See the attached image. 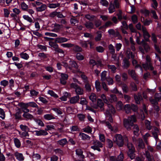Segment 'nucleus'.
<instances>
[{
	"instance_id": "3c124183",
	"label": "nucleus",
	"mask_w": 161,
	"mask_h": 161,
	"mask_svg": "<svg viewBox=\"0 0 161 161\" xmlns=\"http://www.w3.org/2000/svg\"><path fill=\"white\" fill-rule=\"evenodd\" d=\"M86 27L88 29H92L94 27L93 24L90 22H87L85 24Z\"/></svg>"
},
{
	"instance_id": "680f3d73",
	"label": "nucleus",
	"mask_w": 161,
	"mask_h": 161,
	"mask_svg": "<svg viewBox=\"0 0 161 161\" xmlns=\"http://www.w3.org/2000/svg\"><path fill=\"white\" fill-rule=\"evenodd\" d=\"M96 50L97 52L102 53L103 52L104 48L101 46H98L96 47Z\"/></svg>"
},
{
	"instance_id": "09e8293b",
	"label": "nucleus",
	"mask_w": 161,
	"mask_h": 161,
	"mask_svg": "<svg viewBox=\"0 0 161 161\" xmlns=\"http://www.w3.org/2000/svg\"><path fill=\"white\" fill-rule=\"evenodd\" d=\"M74 45L71 43H62L61 46L64 47L70 48L73 47Z\"/></svg>"
},
{
	"instance_id": "338daca9",
	"label": "nucleus",
	"mask_w": 161,
	"mask_h": 161,
	"mask_svg": "<svg viewBox=\"0 0 161 161\" xmlns=\"http://www.w3.org/2000/svg\"><path fill=\"white\" fill-rule=\"evenodd\" d=\"M155 99L158 101L161 100V93H156L155 95Z\"/></svg>"
},
{
	"instance_id": "4be33fe9",
	"label": "nucleus",
	"mask_w": 161,
	"mask_h": 161,
	"mask_svg": "<svg viewBox=\"0 0 161 161\" xmlns=\"http://www.w3.org/2000/svg\"><path fill=\"white\" fill-rule=\"evenodd\" d=\"M62 147L64 146L68 143V141L66 138L62 139L57 142Z\"/></svg>"
},
{
	"instance_id": "bb28decb",
	"label": "nucleus",
	"mask_w": 161,
	"mask_h": 161,
	"mask_svg": "<svg viewBox=\"0 0 161 161\" xmlns=\"http://www.w3.org/2000/svg\"><path fill=\"white\" fill-rule=\"evenodd\" d=\"M141 43L145 51L146 52L148 51L150 49V48L149 45L146 43L143 40H142Z\"/></svg>"
},
{
	"instance_id": "e433bc0d",
	"label": "nucleus",
	"mask_w": 161,
	"mask_h": 161,
	"mask_svg": "<svg viewBox=\"0 0 161 161\" xmlns=\"http://www.w3.org/2000/svg\"><path fill=\"white\" fill-rule=\"evenodd\" d=\"M95 87L97 92L100 91L101 86L100 82L98 80H96L95 82Z\"/></svg>"
},
{
	"instance_id": "72a5a7b5",
	"label": "nucleus",
	"mask_w": 161,
	"mask_h": 161,
	"mask_svg": "<svg viewBox=\"0 0 161 161\" xmlns=\"http://www.w3.org/2000/svg\"><path fill=\"white\" fill-rule=\"evenodd\" d=\"M60 5V4L58 3H49L48 5V7L50 8H55L59 7Z\"/></svg>"
},
{
	"instance_id": "7ed1b4c3",
	"label": "nucleus",
	"mask_w": 161,
	"mask_h": 161,
	"mask_svg": "<svg viewBox=\"0 0 161 161\" xmlns=\"http://www.w3.org/2000/svg\"><path fill=\"white\" fill-rule=\"evenodd\" d=\"M100 97L102 99L104 102L108 105V109L105 113L106 119H108L110 122H113V119L111 116L112 114H114L115 112V110L113 106L109 103L108 100L106 98V96L104 94H102Z\"/></svg>"
},
{
	"instance_id": "20e7f679",
	"label": "nucleus",
	"mask_w": 161,
	"mask_h": 161,
	"mask_svg": "<svg viewBox=\"0 0 161 161\" xmlns=\"http://www.w3.org/2000/svg\"><path fill=\"white\" fill-rule=\"evenodd\" d=\"M146 60V63L143 64H142L143 68L145 70L149 69L151 70H153L154 68L150 62V58L149 56H147Z\"/></svg>"
},
{
	"instance_id": "4468645a",
	"label": "nucleus",
	"mask_w": 161,
	"mask_h": 161,
	"mask_svg": "<svg viewBox=\"0 0 161 161\" xmlns=\"http://www.w3.org/2000/svg\"><path fill=\"white\" fill-rule=\"evenodd\" d=\"M104 124L109 130H111V131L114 132H116L117 131V128L116 127H115V128H114V127H112L108 122L106 121L104 122Z\"/></svg>"
},
{
	"instance_id": "6e6d98bb",
	"label": "nucleus",
	"mask_w": 161,
	"mask_h": 161,
	"mask_svg": "<svg viewBox=\"0 0 161 161\" xmlns=\"http://www.w3.org/2000/svg\"><path fill=\"white\" fill-rule=\"evenodd\" d=\"M47 93L51 95V96L55 98H57L58 97V95L52 90H48L47 92Z\"/></svg>"
},
{
	"instance_id": "423d86ee",
	"label": "nucleus",
	"mask_w": 161,
	"mask_h": 161,
	"mask_svg": "<svg viewBox=\"0 0 161 161\" xmlns=\"http://www.w3.org/2000/svg\"><path fill=\"white\" fill-rule=\"evenodd\" d=\"M104 103L103 102L102 100L100 98L97 99V104H94L92 106V108L95 109H98L100 108L101 110L104 109L103 106Z\"/></svg>"
},
{
	"instance_id": "864d4df0",
	"label": "nucleus",
	"mask_w": 161,
	"mask_h": 161,
	"mask_svg": "<svg viewBox=\"0 0 161 161\" xmlns=\"http://www.w3.org/2000/svg\"><path fill=\"white\" fill-rule=\"evenodd\" d=\"M82 130L84 132L87 133H91L92 131L91 128L89 126L84 128Z\"/></svg>"
},
{
	"instance_id": "052dcab7",
	"label": "nucleus",
	"mask_w": 161,
	"mask_h": 161,
	"mask_svg": "<svg viewBox=\"0 0 161 161\" xmlns=\"http://www.w3.org/2000/svg\"><path fill=\"white\" fill-rule=\"evenodd\" d=\"M130 65L129 61L126 59H124L123 60V66L125 68H128Z\"/></svg>"
},
{
	"instance_id": "412c9836",
	"label": "nucleus",
	"mask_w": 161,
	"mask_h": 161,
	"mask_svg": "<svg viewBox=\"0 0 161 161\" xmlns=\"http://www.w3.org/2000/svg\"><path fill=\"white\" fill-rule=\"evenodd\" d=\"M52 27L53 28L52 30V31L58 32L61 28V26L57 24H55L52 25Z\"/></svg>"
},
{
	"instance_id": "aec40b11",
	"label": "nucleus",
	"mask_w": 161,
	"mask_h": 161,
	"mask_svg": "<svg viewBox=\"0 0 161 161\" xmlns=\"http://www.w3.org/2000/svg\"><path fill=\"white\" fill-rule=\"evenodd\" d=\"M68 41V39L64 37H58L55 39V41L57 43H63L67 42Z\"/></svg>"
},
{
	"instance_id": "6ab92c4d",
	"label": "nucleus",
	"mask_w": 161,
	"mask_h": 161,
	"mask_svg": "<svg viewBox=\"0 0 161 161\" xmlns=\"http://www.w3.org/2000/svg\"><path fill=\"white\" fill-rule=\"evenodd\" d=\"M80 99V97L78 95L73 97L70 98L69 102L71 104H75L77 103Z\"/></svg>"
},
{
	"instance_id": "2f4dec72",
	"label": "nucleus",
	"mask_w": 161,
	"mask_h": 161,
	"mask_svg": "<svg viewBox=\"0 0 161 161\" xmlns=\"http://www.w3.org/2000/svg\"><path fill=\"white\" fill-rule=\"evenodd\" d=\"M89 98L92 102H94L96 101L97 96L95 93H92L89 96Z\"/></svg>"
},
{
	"instance_id": "9d476101",
	"label": "nucleus",
	"mask_w": 161,
	"mask_h": 161,
	"mask_svg": "<svg viewBox=\"0 0 161 161\" xmlns=\"http://www.w3.org/2000/svg\"><path fill=\"white\" fill-rule=\"evenodd\" d=\"M14 155L18 161H23L24 160L25 157L22 153L16 152L14 153Z\"/></svg>"
},
{
	"instance_id": "4c0bfd02",
	"label": "nucleus",
	"mask_w": 161,
	"mask_h": 161,
	"mask_svg": "<svg viewBox=\"0 0 161 161\" xmlns=\"http://www.w3.org/2000/svg\"><path fill=\"white\" fill-rule=\"evenodd\" d=\"M136 43L138 44H141L140 42L141 34L139 32H137V33H136Z\"/></svg>"
},
{
	"instance_id": "c756f323",
	"label": "nucleus",
	"mask_w": 161,
	"mask_h": 161,
	"mask_svg": "<svg viewBox=\"0 0 161 161\" xmlns=\"http://www.w3.org/2000/svg\"><path fill=\"white\" fill-rule=\"evenodd\" d=\"M20 57L25 60H28L29 58V56L28 54L23 52L20 53Z\"/></svg>"
},
{
	"instance_id": "1a4fd4ad",
	"label": "nucleus",
	"mask_w": 161,
	"mask_h": 161,
	"mask_svg": "<svg viewBox=\"0 0 161 161\" xmlns=\"http://www.w3.org/2000/svg\"><path fill=\"white\" fill-rule=\"evenodd\" d=\"M20 105L21 106H25V107H31L33 108H37L38 106L37 105L33 102L28 103H22L20 104Z\"/></svg>"
},
{
	"instance_id": "79ce46f5",
	"label": "nucleus",
	"mask_w": 161,
	"mask_h": 161,
	"mask_svg": "<svg viewBox=\"0 0 161 161\" xmlns=\"http://www.w3.org/2000/svg\"><path fill=\"white\" fill-rule=\"evenodd\" d=\"M19 127H20V129L23 131H29V128H28V126L25 125H23L21 124L20 125Z\"/></svg>"
},
{
	"instance_id": "bf43d9fd",
	"label": "nucleus",
	"mask_w": 161,
	"mask_h": 161,
	"mask_svg": "<svg viewBox=\"0 0 161 161\" xmlns=\"http://www.w3.org/2000/svg\"><path fill=\"white\" fill-rule=\"evenodd\" d=\"M108 68L109 70L113 72H115L116 68L114 65H108Z\"/></svg>"
},
{
	"instance_id": "e2e57ef3",
	"label": "nucleus",
	"mask_w": 161,
	"mask_h": 161,
	"mask_svg": "<svg viewBox=\"0 0 161 161\" xmlns=\"http://www.w3.org/2000/svg\"><path fill=\"white\" fill-rule=\"evenodd\" d=\"M33 160H40L41 158V156L37 153L34 154L33 156Z\"/></svg>"
},
{
	"instance_id": "6e6552de",
	"label": "nucleus",
	"mask_w": 161,
	"mask_h": 161,
	"mask_svg": "<svg viewBox=\"0 0 161 161\" xmlns=\"http://www.w3.org/2000/svg\"><path fill=\"white\" fill-rule=\"evenodd\" d=\"M78 66L76 63L74 61H70L69 69L73 71V70L75 69L76 71H78Z\"/></svg>"
},
{
	"instance_id": "5fc2aeb1",
	"label": "nucleus",
	"mask_w": 161,
	"mask_h": 161,
	"mask_svg": "<svg viewBox=\"0 0 161 161\" xmlns=\"http://www.w3.org/2000/svg\"><path fill=\"white\" fill-rule=\"evenodd\" d=\"M49 44L51 47H52L56 49H57L58 47V45L56 42H55L52 41H50L49 42Z\"/></svg>"
},
{
	"instance_id": "603ef678",
	"label": "nucleus",
	"mask_w": 161,
	"mask_h": 161,
	"mask_svg": "<svg viewBox=\"0 0 161 161\" xmlns=\"http://www.w3.org/2000/svg\"><path fill=\"white\" fill-rule=\"evenodd\" d=\"M5 117V112L2 108H0V118L2 119H4Z\"/></svg>"
},
{
	"instance_id": "9b49d317",
	"label": "nucleus",
	"mask_w": 161,
	"mask_h": 161,
	"mask_svg": "<svg viewBox=\"0 0 161 161\" xmlns=\"http://www.w3.org/2000/svg\"><path fill=\"white\" fill-rule=\"evenodd\" d=\"M142 30L143 33V35L145 39L148 41L150 36L147 31L146 28L143 26L142 27Z\"/></svg>"
},
{
	"instance_id": "774afa93",
	"label": "nucleus",
	"mask_w": 161,
	"mask_h": 161,
	"mask_svg": "<svg viewBox=\"0 0 161 161\" xmlns=\"http://www.w3.org/2000/svg\"><path fill=\"white\" fill-rule=\"evenodd\" d=\"M21 6L22 9L24 10H25L28 8V6L24 2L21 3Z\"/></svg>"
},
{
	"instance_id": "393cba45",
	"label": "nucleus",
	"mask_w": 161,
	"mask_h": 161,
	"mask_svg": "<svg viewBox=\"0 0 161 161\" xmlns=\"http://www.w3.org/2000/svg\"><path fill=\"white\" fill-rule=\"evenodd\" d=\"M18 132L21 138H25L29 136L28 132L27 131H24V132H21L19 131Z\"/></svg>"
},
{
	"instance_id": "0e129e2a",
	"label": "nucleus",
	"mask_w": 161,
	"mask_h": 161,
	"mask_svg": "<svg viewBox=\"0 0 161 161\" xmlns=\"http://www.w3.org/2000/svg\"><path fill=\"white\" fill-rule=\"evenodd\" d=\"M38 94L39 92L35 90H31L30 91L31 96V97L36 96Z\"/></svg>"
},
{
	"instance_id": "cd10ccee",
	"label": "nucleus",
	"mask_w": 161,
	"mask_h": 161,
	"mask_svg": "<svg viewBox=\"0 0 161 161\" xmlns=\"http://www.w3.org/2000/svg\"><path fill=\"white\" fill-rule=\"evenodd\" d=\"M93 146H94L96 147H103V144L98 140H93Z\"/></svg>"
},
{
	"instance_id": "b1692460",
	"label": "nucleus",
	"mask_w": 161,
	"mask_h": 161,
	"mask_svg": "<svg viewBox=\"0 0 161 161\" xmlns=\"http://www.w3.org/2000/svg\"><path fill=\"white\" fill-rule=\"evenodd\" d=\"M47 8V6L45 4H42L40 7L36 8V10L37 12H42L44 11Z\"/></svg>"
},
{
	"instance_id": "c03bdc74",
	"label": "nucleus",
	"mask_w": 161,
	"mask_h": 161,
	"mask_svg": "<svg viewBox=\"0 0 161 161\" xmlns=\"http://www.w3.org/2000/svg\"><path fill=\"white\" fill-rule=\"evenodd\" d=\"M150 121L146 120L145 121V125L146 128L148 130H150L152 128V126L150 125Z\"/></svg>"
},
{
	"instance_id": "0eeeda50",
	"label": "nucleus",
	"mask_w": 161,
	"mask_h": 161,
	"mask_svg": "<svg viewBox=\"0 0 161 161\" xmlns=\"http://www.w3.org/2000/svg\"><path fill=\"white\" fill-rule=\"evenodd\" d=\"M59 74H60L61 76L60 78V83L63 85H65L66 83V81L68 77V75L61 73H59Z\"/></svg>"
},
{
	"instance_id": "7c9ffc66",
	"label": "nucleus",
	"mask_w": 161,
	"mask_h": 161,
	"mask_svg": "<svg viewBox=\"0 0 161 161\" xmlns=\"http://www.w3.org/2000/svg\"><path fill=\"white\" fill-rule=\"evenodd\" d=\"M109 102L110 103L115 102L117 100V98L114 95L111 94L110 96V97L108 99Z\"/></svg>"
},
{
	"instance_id": "a878e982",
	"label": "nucleus",
	"mask_w": 161,
	"mask_h": 161,
	"mask_svg": "<svg viewBox=\"0 0 161 161\" xmlns=\"http://www.w3.org/2000/svg\"><path fill=\"white\" fill-rule=\"evenodd\" d=\"M132 63L133 65L135 66V67L136 68H139L140 71H141V73L142 75V74L143 71L142 68L140 65H137L136 64L137 63V61L135 59H134L132 61Z\"/></svg>"
},
{
	"instance_id": "a211bd4d",
	"label": "nucleus",
	"mask_w": 161,
	"mask_h": 161,
	"mask_svg": "<svg viewBox=\"0 0 161 161\" xmlns=\"http://www.w3.org/2000/svg\"><path fill=\"white\" fill-rule=\"evenodd\" d=\"M159 133V130L158 129L155 127L154 128V130L152 132V134L153 137L156 140V143H157V140H158V134Z\"/></svg>"
},
{
	"instance_id": "f3484780",
	"label": "nucleus",
	"mask_w": 161,
	"mask_h": 161,
	"mask_svg": "<svg viewBox=\"0 0 161 161\" xmlns=\"http://www.w3.org/2000/svg\"><path fill=\"white\" fill-rule=\"evenodd\" d=\"M134 97L137 104H139L142 102V98L140 94H138L137 95H135Z\"/></svg>"
},
{
	"instance_id": "f704fd0d",
	"label": "nucleus",
	"mask_w": 161,
	"mask_h": 161,
	"mask_svg": "<svg viewBox=\"0 0 161 161\" xmlns=\"http://www.w3.org/2000/svg\"><path fill=\"white\" fill-rule=\"evenodd\" d=\"M44 118L47 120H50L55 119V117L51 114H46L44 115Z\"/></svg>"
},
{
	"instance_id": "5701e85b",
	"label": "nucleus",
	"mask_w": 161,
	"mask_h": 161,
	"mask_svg": "<svg viewBox=\"0 0 161 161\" xmlns=\"http://www.w3.org/2000/svg\"><path fill=\"white\" fill-rule=\"evenodd\" d=\"M79 136L80 138H81V139L83 140L86 139L89 140L90 138V137L83 133H80L79 135Z\"/></svg>"
},
{
	"instance_id": "a19ab883",
	"label": "nucleus",
	"mask_w": 161,
	"mask_h": 161,
	"mask_svg": "<svg viewBox=\"0 0 161 161\" xmlns=\"http://www.w3.org/2000/svg\"><path fill=\"white\" fill-rule=\"evenodd\" d=\"M145 155L146 156L148 161H153V156L151 155L148 151L146 152Z\"/></svg>"
},
{
	"instance_id": "a18cd8bd",
	"label": "nucleus",
	"mask_w": 161,
	"mask_h": 161,
	"mask_svg": "<svg viewBox=\"0 0 161 161\" xmlns=\"http://www.w3.org/2000/svg\"><path fill=\"white\" fill-rule=\"evenodd\" d=\"M106 72L104 71L102 72L101 74V80L103 81L107 79V78L106 77Z\"/></svg>"
},
{
	"instance_id": "f03ea898",
	"label": "nucleus",
	"mask_w": 161,
	"mask_h": 161,
	"mask_svg": "<svg viewBox=\"0 0 161 161\" xmlns=\"http://www.w3.org/2000/svg\"><path fill=\"white\" fill-rule=\"evenodd\" d=\"M136 118L135 115H133L128 117L127 119H124V125L125 127L128 130L131 129V127L133 126V132L135 135L138 136L139 135V128L138 126L136 125H133V123L136 122Z\"/></svg>"
},
{
	"instance_id": "c9c22d12",
	"label": "nucleus",
	"mask_w": 161,
	"mask_h": 161,
	"mask_svg": "<svg viewBox=\"0 0 161 161\" xmlns=\"http://www.w3.org/2000/svg\"><path fill=\"white\" fill-rule=\"evenodd\" d=\"M14 142L15 146L19 148L21 146V143L19 140L17 138H14Z\"/></svg>"
},
{
	"instance_id": "2eb2a0df",
	"label": "nucleus",
	"mask_w": 161,
	"mask_h": 161,
	"mask_svg": "<svg viewBox=\"0 0 161 161\" xmlns=\"http://www.w3.org/2000/svg\"><path fill=\"white\" fill-rule=\"evenodd\" d=\"M138 145L137 146V149L140 150L141 149H143L145 147V145L142 139L139 138L137 141Z\"/></svg>"
},
{
	"instance_id": "37998d69",
	"label": "nucleus",
	"mask_w": 161,
	"mask_h": 161,
	"mask_svg": "<svg viewBox=\"0 0 161 161\" xmlns=\"http://www.w3.org/2000/svg\"><path fill=\"white\" fill-rule=\"evenodd\" d=\"M23 17L24 19L30 23H32L33 21L32 19L27 15H24Z\"/></svg>"
},
{
	"instance_id": "ddd939ff",
	"label": "nucleus",
	"mask_w": 161,
	"mask_h": 161,
	"mask_svg": "<svg viewBox=\"0 0 161 161\" xmlns=\"http://www.w3.org/2000/svg\"><path fill=\"white\" fill-rule=\"evenodd\" d=\"M128 73L133 79L135 80L136 81H138V80L136 78V75L135 73V70H129Z\"/></svg>"
},
{
	"instance_id": "f8f14e48",
	"label": "nucleus",
	"mask_w": 161,
	"mask_h": 161,
	"mask_svg": "<svg viewBox=\"0 0 161 161\" xmlns=\"http://www.w3.org/2000/svg\"><path fill=\"white\" fill-rule=\"evenodd\" d=\"M37 136L41 135H46L48 134L47 132L45 130H35L33 132Z\"/></svg>"
},
{
	"instance_id": "49530a36",
	"label": "nucleus",
	"mask_w": 161,
	"mask_h": 161,
	"mask_svg": "<svg viewBox=\"0 0 161 161\" xmlns=\"http://www.w3.org/2000/svg\"><path fill=\"white\" fill-rule=\"evenodd\" d=\"M68 93L67 92H65L64 93V95L60 97V99L63 101H65L67 100V98L68 96Z\"/></svg>"
},
{
	"instance_id": "4d7b16f0",
	"label": "nucleus",
	"mask_w": 161,
	"mask_h": 161,
	"mask_svg": "<svg viewBox=\"0 0 161 161\" xmlns=\"http://www.w3.org/2000/svg\"><path fill=\"white\" fill-rule=\"evenodd\" d=\"M102 37V34L100 32H97V36L95 37V39L96 41L97 42L100 41Z\"/></svg>"
},
{
	"instance_id": "13d9d810",
	"label": "nucleus",
	"mask_w": 161,
	"mask_h": 161,
	"mask_svg": "<svg viewBox=\"0 0 161 161\" xmlns=\"http://www.w3.org/2000/svg\"><path fill=\"white\" fill-rule=\"evenodd\" d=\"M109 13H112L115 11V9L114 5L111 3L108 8Z\"/></svg>"
},
{
	"instance_id": "dca6fc26",
	"label": "nucleus",
	"mask_w": 161,
	"mask_h": 161,
	"mask_svg": "<svg viewBox=\"0 0 161 161\" xmlns=\"http://www.w3.org/2000/svg\"><path fill=\"white\" fill-rule=\"evenodd\" d=\"M109 34L113 37H116L119 35V33L117 31H115L113 29H109L108 31Z\"/></svg>"
},
{
	"instance_id": "8fccbe9b",
	"label": "nucleus",
	"mask_w": 161,
	"mask_h": 161,
	"mask_svg": "<svg viewBox=\"0 0 161 161\" xmlns=\"http://www.w3.org/2000/svg\"><path fill=\"white\" fill-rule=\"evenodd\" d=\"M124 158V154L122 152H120L118 156L116 159L117 161H123Z\"/></svg>"
},
{
	"instance_id": "58836bf2",
	"label": "nucleus",
	"mask_w": 161,
	"mask_h": 161,
	"mask_svg": "<svg viewBox=\"0 0 161 161\" xmlns=\"http://www.w3.org/2000/svg\"><path fill=\"white\" fill-rule=\"evenodd\" d=\"M123 104L121 101H119L116 104V108L119 111L121 110L123 107Z\"/></svg>"
},
{
	"instance_id": "39448f33",
	"label": "nucleus",
	"mask_w": 161,
	"mask_h": 161,
	"mask_svg": "<svg viewBox=\"0 0 161 161\" xmlns=\"http://www.w3.org/2000/svg\"><path fill=\"white\" fill-rule=\"evenodd\" d=\"M124 109L125 112L127 114H129L131 112V110L134 111H136L138 109V108L133 104H127L125 105Z\"/></svg>"
},
{
	"instance_id": "f257e3e1",
	"label": "nucleus",
	"mask_w": 161,
	"mask_h": 161,
	"mask_svg": "<svg viewBox=\"0 0 161 161\" xmlns=\"http://www.w3.org/2000/svg\"><path fill=\"white\" fill-rule=\"evenodd\" d=\"M113 140L117 145L119 147H121L123 145L124 142L127 143V146L128 149L127 153L128 156L131 159H133L135 157L134 153L135 149L133 144L130 143H128V139L126 136L122 137V135L119 134H116L113 138Z\"/></svg>"
},
{
	"instance_id": "c85d7f7f",
	"label": "nucleus",
	"mask_w": 161,
	"mask_h": 161,
	"mask_svg": "<svg viewBox=\"0 0 161 161\" xmlns=\"http://www.w3.org/2000/svg\"><path fill=\"white\" fill-rule=\"evenodd\" d=\"M75 92L77 95H81L83 93V90L79 86L77 87L75 90Z\"/></svg>"
},
{
	"instance_id": "69168bd1",
	"label": "nucleus",
	"mask_w": 161,
	"mask_h": 161,
	"mask_svg": "<svg viewBox=\"0 0 161 161\" xmlns=\"http://www.w3.org/2000/svg\"><path fill=\"white\" fill-rule=\"evenodd\" d=\"M0 85L4 87L7 86L8 84V82L6 80H3L0 82Z\"/></svg>"
},
{
	"instance_id": "de8ad7c7",
	"label": "nucleus",
	"mask_w": 161,
	"mask_h": 161,
	"mask_svg": "<svg viewBox=\"0 0 161 161\" xmlns=\"http://www.w3.org/2000/svg\"><path fill=\"white\" fill-rule=\"evenodd\" d=\"M34 120L36 124H37L38 125L41 126H44V124L41 120L35 119H34Z\"/></svg>"
},
{
	"instance_id": "ea45409f",
	"label": "nucleus",
	"mask_w": 161,
	"mask_h": 161,
	"mask_svg": "<svg viewBox=\"0 0 161 161\" xmlns=\"http://www.w3.org/2000/svg\"><path fill=\"white\" fill-rule=\"evenodd\" d=\"M23 117L27 119H31L33 118V116L27 113H24L23 115Z\"/></svg>"
},
{
	"instance_id": "473e14b6",
	"label": "nucleus",
	"mask_w": 161,
	"mask_h": 161,
	"mask_svg": "<svg viewBox=\"0 0 161 161\" xmlns=\"http://www.w3.org/2000/svg\"><path fill=\"white\" fill-rule=\"evenodd\" d=\"M22 113V112L21 109H18L17 110L16 113L15 114V116L16 117V118L17 119L20 118L21 117V114Z\"/></svg>"
}]
</instances>
